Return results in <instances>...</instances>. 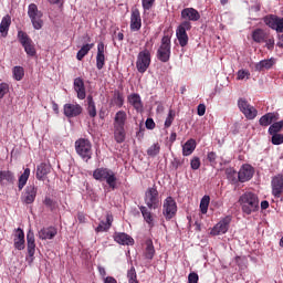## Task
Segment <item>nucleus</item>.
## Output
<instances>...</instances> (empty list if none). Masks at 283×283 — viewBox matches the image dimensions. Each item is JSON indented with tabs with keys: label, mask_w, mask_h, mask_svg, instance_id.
<instances>
[{
	"label": "nucleus",
	"mask_w": 283,
	"mask_h": 283,
	"mask_svg": "<svg viewBox=\"0 0 283 283\" xmlns=\"http://www.w3.org/2000/svg\"><path fill=\"white\" fill-rule=\"evenodd\" d=\"M239 205L241 207V211L245 213V216H251V213H255V211L260 210V199L258 195L247 191L239 198Z\"/></svg>",
	"instance_id": "f257e3e1"
},
{
	"label": "nucleus",
	"mask_w": 283,
	"mask_h": 283,
	"mask_svg": "<svg viewBox=\"0 0 283 283\" xmlns=\"http://www.w3.org/2000/svg\"><path fill=\"white\" fill-rule=\"evenodd\" d=\"M154 42L150 40L146 42L144 50L140 51L137 55L136 67L139 74H145L147 70H149V65H151V48Z\"/></svg>",
	"instance_id": "f03ea898"
},
{
	"label": "nucleus",
	"mask_w": 283,
	"mask_h": 283,
	"mask_svg": "<svg viewBox=\"0 0 283 283\" xmlns=\"http://www.w3.org/2000/svg\"><path fill=\"white\" fill-rule=\"evenodd\" d=\"M93 178L99 182H106L113 191L116 189V180H118V178H116V172L109 168H96L93 171Z\"/></svg>",
	"instance_id": "7ed1b4c3"
},
{
	"label": "nucleus",
	"mask_w": 283,
	"mask_h": 283,
	"mask_svg": "<svg viewBox=\"0 0 283 283\" xmlns=\"http://www.w3.org/2000/svg\"><path fill=\"white\" fill-rule=\"evenodd\" d=\"M75 151L84 163H90L94 151L92 150V142L87 138H78L75 140Z\"/></svg>",
	"instance_id": "20e7f679"
},
{
	"label": "nucleus",
	"mask_w": 283,
	"mask_h": 283,
	"mask_svg": "<svg viewBox=\"0 0 283 283\" xmlns=\"http://www.w3.org/2000/svg\"><path fill=\"white\" fill-rule=\"evenodd\" d=\"M157 59L161 63H169V59H171V38L169 35L163 36L160 46L157 50Z\"/></svg>",
	"instance_id": "39448f33"
},
{
	"label": "nucleus",
	"mask_w": 283,
	"mask_h": 283,
	"mask_svg": "<svg viewBox=\"0 0 283 283\" xmlns=\"http://www.w3.org/2000/svg\"><path fill=\"white\" fill-rule=\"evenodd\" d=\"M144 202L148 209H158L160 207V193L156 185L146 189Z\"/></svg>",
	"instance_id": "423d86ee"
},
{
	"label": "nucleus",
	"mask_w": 283,
	"mask_h": 283,
	"mask_svg": "<svg viewBox=\"0 0 283 283\" xmlns=\"http://www.w3.org/2000/svg\"><path fill=\"white\" fill-rule=\"evenodd\" d=\"M28 17L30 18L34 30H41V28H43V12L39 10V7H36L35 3L29 4Z\"/></svg>",
	"instance_id": "0eeeda50"
},
{
	"label": "nucleus",
	"mask_w": 283,
	"mask_h": 283,
	"mask_svg": "<svg viewBox=\"0 0 283 283\" xmlns=\"http://www.w3.org/2000/svg\"><path fill=\"white\" fill-rule=\"evenodd\" d=\"M189 30H191V22L189 21H184L178 25L176 36L180 48H187V45H189V35L187 34Z\"/></svg>",
	"instance_id": "6e6552de"
},
{
	"label": "nucleus",
	"mask_w": 283,
	"mask_h": 283,
	"mask_svg": "<svg viewBox=\"0 0 283 283\" xmlns=\"http://www.w3.org/2000/svg\"><path fill=\"white\" fill-rule=\"evenodd\" d=\"M176 213H178V205L176 203V200L172 199V197H167L163 205V216L165 220H172V218H176Z\"/></svg>",
	"instance_id": "1a4fd4ad"
},
{
	"label": "nucleus",
	"mask_w": 283,
	"mask_h": 283,
	"mask_svg": "<svg viewBox=\"0 0 283 283\" xmlns=\"http://www.w3.org/2000/svg\"><path fill=\"white\" fill-rule=\"evenodd\" d=\"M18 39L21 45L24 48L28 56H36V49L34 48V42L30 39V35L23 31L18 32Z\"/></svg>",
	"instance_id": "9d476101"
},
{
	"label": "nucleus",
	"mask_w": 283,
	"mask_h": 283,
	"mask_svg": "<svg viewBox=\"0 0 283 283\" xmlns=\"http://www.w3.org/2000/svg\"><path fill=\"white\" fill-rule=\"evenodd\" d=\"M263 22L268 28H271V30H275L277 33L283 32V17L280 18L275 14H269L263 18Z\"/></svg>",
	"instance_id": "9b49d317"
},
{
	"label": "nucleus",
	"mask_w": 283,
	"mask_h": 283,
	"mask_svg": "<svg viewBox=\"0 0 283 283\" xmlns=\"http://www.w3.org/2000/svg\"><path fill=\"white\" fill-rule=\"evenodd\" d=\"M63 114L66 118H76L83 114V106L76 102L66 103L63 106Z\"/></svg>",
	"instance_id": "f8f14e48"
},
{
	"label": "nucleus",
	"mask_w": 283,
	"mask_h": 283,
	"mask_svg": "<svg viewBox=\"0 0 283 283\" xmlns=\"http://www.w3.org/2000/svg\"><path fill=\"white\" fill-rule=\"evenodd\" d=\"M238 107L240 109V112H242V114H244L245 118H248V120H253V118H255V116H258V109H255V107L251 106V104H249V102H247V99L244 98H240L238 101Z\"/></svg>",
	"instance_id": "ddd939ff"
},
{
	"label": "nucleus",
	"mask_w": 283,
	"mask_h": 283,
	"mask_svg": "<svg viewBox=\"0 0 283 283\" xmlns=\"http://www.w3.org/2000/svg\"><path fill=\"white\" fill-rule=\"evenodd\" d=\"M272 196L274 198H282L283 196V175H276L272 178L271 181Z\"/></svg>",
	"instance_id": "4468645a"
},
{
	"label": "nucleus",
	"mask_w": 283,
	"mask_h": 283,
	"mask_svg": "<svg viewBox=\"0 0 283 283\" xmlns=\"http://www.w3.org/2000/svg\"><path fill=\"white\" fill-rule=\"evenodd\" d=\"M143 28V19L140 18V10L132 9L130 13V32H138Z\"/></svg>",
	"instance_id": "2eb2a0df"
},
{
	"label": "nucleus",
	"mask_w": 283,
	"mask_h": 283,
	"mask_svg": "<svg viewBox=\"0 0 283 283\" xmlns=\"http://www.w3.org/2000/svg\"><path fill=\"white\" fill-rule=\"evenodd\" d=\"M253 174H255V170L251 167V165H243L238 172L239 182H249V180L253 178Z\"/></svg>",
	"instance_id": "dca6fc26"
},
{
	"label": "nucleus",
	"mask_w": 283,
	"mask_h": 283,
	"mask_svg": "<svg viewBox=\"0 0 283 283\" xmlns=\"http://www.w3.org/2000/svg\"><path fill=\"white\" fill-rule=\"evenodd\" d=\"M231 219L226 218L219 221L210 231V235H222L229 231Z\"/></svg>",
	"instance_id": "f3484780"
},
{
	"label": "nucleus",
	"mask_w": 283,
	"mask_h": 283,
	"mask_svg": "<svg viewBox=\"0 0 283 283\" xmlns=\"http://www.w3.org/2000/svg\"><path fill=\"white\" fill-rule=\"evenodd\" d=\"M74 91L77 94L78 101H85L87 93L85 91V81L82 77H76L73 82Z\"/></svg>",
	"instance_id": "a211bd4d"
},
{
	"label": "nucleus",
	"mask_w": 283,
	"mask_h": 283,
	"mask_svg": "<svg viewBox=\"0 0 283 283\" xmlns=\"http://www.w3.org/2000/svg\"><path fill=\"white\" fill-rule=\"evenodd\" d=\"M36 191L38 189L34 187V185L28 186L23 196L21 197L23 205H32V202L36 200Z\"/></svg>",
	"instance_id": "6ab92c4d"
},
{
	"label": "nucleus",
	"mask_w": 283,
	"mask_h": 283,
	"mask_svg": "<svg viewBox=\"0 0 283 283\" xmlns=\"http://www.w3.org/2000/svg\"><path fill=\"white\" fill-rule=\"evenodd\" d=\"M13 247L18 251H23V249H25V232H23V229L21 228L15 230Z\"/></svg>",
	"instance_id": "aec40b11"
},
{
	"label": "nucleus",
	"mask_w": 283,
	"mask_h": 283,
	"mask_svg": "<svg viewBox=\"0 0 283 283\" xmlns=\"http://www.w3.org/2000/svg\"><path fill=\"white\" fill-rule=\"evenodd\" d=\"M181 19H184V21H188L189 23H191V21H200V12L193 8H185L181 11Z\"/></svg>",
	"instance_id": "412c9836"
},
{
	"label": "nucleus",
	"mask_w": 283,
	"mask_h": 283,
	"mask_svg": "<svg viewBox=\"0 0 283 283\" xmlns=\"http://www.w3.org/2000/svg\"><path fill=\"white\" fill-rule=\"evenodd\" d=\"M114 240L117 244H122L123 247H133L134 244V238L125 232H116Z\"/></svg>",
	"instance_id": "4be33fe9"
},
{
	"label": "nucleus",
	"mask_w": 283,
	"mask_h": 283,
	"mask_svg": "<svg viewBox=\"0 0 283 283\" xmlns=\"http://www.w3.org/2000/svg\"><path fill=\"white\" fill-rule=\"evenodd\" d=\"M27 249L29 258H34V253H36V243L32 230H29L27 233Z\"/></svg>",
	"instance_id": "5701e85b"
},
{
	"label": "nucleus",
	"mask_w": 283,
	"mask_h": 283,
	"mask_svg": "<svg viewBox=\"0 0 283 283\" xmlns=\"http://www.w3.org/2000/svg\"><path fill=\"white\" fill-rule=\"evenodd\" d=\"M96 67L97 70L105 67V44L103 42L97 44Z\"/></svg>",
	"instance_id": "b1692460"
},
{
	"label": "nucleus",
	"mask_w": 283,
	"mask_h": 283,
	"mask_svg": "<svg viewBox=\"0 0 283 283\" xmlns=\"http://www.w3.org/2000/svg\"><path fill=\"white\" fill-rule=\"evenodd\" d=\"M127 101L136 112H143V99L138 93H132L127 96Z\"/></svg>",
	"instance_id": "393cba45"
},
{
	"label": "nucleus",
	"mask_w": 283,
	"mask_h": 283,
	"mask_svg": "<svg viewBox=\"0 0 283 283\" xmlns=\"http://www.w3.org/2000/svg\"><path fill=\"white\" fill-rule=\"evenodd\" d=\"M56 233H57V231L55 230L54 227L42 228L38 232V238L40 240H54V238L56 237Z\"/></svg>",
	"instance_id": "a878e982"
},
{
	"label": "nucleus",
	"mask_w": 283,
	"mask_h": 283,
	"mask_svg": "<svg viewBox=\"0 0 283 283\" xmlns=\"http://www.w3.org/2000/svg\"><path fill=\"white\" fill-rule=\"evenodd\" d=\"M123 105H125V97L123 96V93H120V91L115 90L113 92V97L111 98L109 106L120 108L123 107Z\"/></svg>",
	"instance_id": "bb28decb"
},
{
	"label": "nucleus",
	"mask_w": 283,
	"mask_h": 283,
	"mask_svg": "<svg viewBox=\"0 0 283 283\" xmlns=\"http://www.w3.org/2000/svg\"><path fill=\"white\" fill-rule=\"evenodd\" d=\"M125 123H127V113L125 111H118L115 114L113 127L125 128Z\"/></svg>",
	"instance_id": "cd10ccee"
},
{
	"label": "nucleus",
	"mask_w": 283,
	"mask_h": 283,
	"mask_svg": "<svg viewBox=\"0 0 283 283\" xmlns=\"http://www.w3.org/2000/svg\"><path fill=\"white\" fill-rule=\"evenodd\" d=\"M52 171V167L50 165L42 163L36 167L35 178L38 180H45V176Z\"/></svg>",
	"instance_id": "c85d7f7f"
},
{
	"label": "nucleus",
	"mask_w": 283,
	"mask_h": 283,
	"mask_svg": "<svg viewBox=\"0 0 283 283\" xmlns=\"http://www.w3.org/2000/svg\"><path fill=\"white\" fill-rule=\"evenodd\" d=\"M139 211L145 220V222L148 223V227L150 229H154V214L151 213V210L149 207L139 206Z\"/></svg>",
	"instance_id": "c756f323"
},
{
	"label": "nucleus",
	"mask_w": 283,
	"mask_h": 283,
	"mask_svg": "<svg viewBox=\"0 0 283 283\" xmlns=\"http://www.w3.org/2000/svg\"><path fill=\"white\" fill-rule=\"evenodd\" d=\"M10 25H12V17H10V14H7L2 18L0 23L1 36L3 38L8 36V32L10 31Z\"/></svg>",
	"instance_id": "7c9ffc66"
},
{
	"label": "nucleus",
	"mask_w": 283,
	"mask_h": 283,
	"mask_svg": "<svg viewBox=\"0 0 283 283\" xmlns=\"http://www.w3.org/2000/svg\"><path fill=\"white\" fill-rule=\"evenodd\" d=\"M112 222H114V217L112 214H106V221H101L95 231L97 233L109 231V229L112 228Z\"/></svg>",
	"instance_id": "2f4dec72"
},
{
	"label": "nucleus",
	"mask_w": 283,
	"mask_h": 283,
	"mask_svg": "<svg viewBox=\"0 0 283 283\" xmlns=\"http://www.w3.org/2000/svg\"><path fill=\"white\" fill-rule=\"evenodd\" d=\"M196 139L190 138L188 139L185 145L182 146V156H191L193 151H196Z\"/></svg>",
	"instance_id": "473e14b6"
},
{
	"label": "nucleus",
	"mask_w": 283,
	"mask_h": 283,
	"mask_svg": "<svg viewBox=\"0 0 283 283\" xmlns=\"http://www.w3.org/2000/svg\"><path fill=\"white\" fill-rule=\"evenodd\" d=\"M266 39H269V34L264 32V29H255L252 32V41H254V43H263Z\"/></svg>",
	"instance_id": "72a5a7b5"
},
{
	"label": "nucleus",
	"mask_w": 283,
	"mask_h": 283,
	"mask_svg": "<svg viewBox=\"0 0 283 283\" xmlns=\"http://www.w3.org/2000/svg\"><path fill=\"white\" fill-rule=\"evenodd\" d=\"M275 65V60L273 57L269 60H262L255 64L256 72H263V70H271Z\"/></svg>",
	"instance_id": "f704fd0d"
},
{
	"label": "nucleus",
	"mask_w": 283,
	"mask_h": 283,
	"mask_svg": "<svg viewBox=\"0 0 283 283\" xmlns=\"http://www.w3.org/2000/svg\"><path fill=\"white\" fill-rule=\"evenodd\" d=\"M7 182L8 185H14V172L10 170H1L0 171V185Z\"/></svg>",
	"instance_id": "c9c22d12"
},
{
	"label": "nucleus",
	"mask_w": 283,
	"mask_h": 283,
	"mask_svg": "<svg viewBox=\"0 0 283 283\" xmlns=\"http://www.w3.org/2000/svg\"><path fill=\"white\" fill-rule=\"evenodd\" d=\"M273 120H277V115L275 113H268L259 119V123L262 127H269Z\"/></svg>",
	"instance_id": "e433bc0d"
},
{
	"label": "nucleus",
	"mask_w": 283,
	"mask_h": 283,
	"mask_svg": "<svg viewBox=\"0 0 283 283\" xmlns=\"http://www.w3.org/2000/svg\"><path fill=\"white\" fill-rule=\"evenodd\" d=\"M126 136H127V133L125 132V128L114 127V139H115V143H117L118 145L123 144V142L125 140Z\"/></svg>",
	"instance_id": "4c0bfd02"
},
{
	"label": "nucleus",
	"mask_w": 283,
	"mask_h": 283,
	"mask_svg": "<svg viewBox=\"0 0 283 283\" xmlns=\"http://www.w3.org/2000/svg\"><path fill=\"white\" fill-rule=\"evenodd\" d=\"M144 255L146 260H154V255H156V249L154 248V242L151 240L146 241Z\"/></svg>",
	"instance_id": "58836bf2"
},
{
	"label": "nucleus",
	"mask_w": 283,
	"mask_h": 283,
	"mask_svg": "<svg viewBox=\"0 0 283 283\" xmlns=\"http://www.w3.org/2000/svg\"><path fill=\"white\" fill-rule=\"evenodd\" d=\"M87 114L91 118H96V103H94V97L88 95L87 98Z\"/></svg>",
	"instance_id": "ea45409f"
},
{
	"label": "nucleus",
	"mask_w": 283,
	"mask_h": 283,
	"mask_svg": "<svg viewBox=\"0 0 283 283\" xmlns=\"http://www.w3.org/2000/svg\"><path fill=\"white\" fill-rule=\"evenodd\" d=\"M92 48H94V43L84 44L76 54L77 61H83V59H85V56H87V54H90V50H92Z\"/></svg>",
	"instance_id": "a19ab883"
},
{
	"label": "nucleus",
	"mask_w": 283,
	"mask_h": 283,
	"mask_svg": "<svg viewBox=\"0 0 283 283\" xmlns=\"http://www.w3.org/2000/svg\"><path fill=\"white\" fill-rule=\"evenodd\" d=\"M30 178V168H25L24 172L19 177L18 189L21 191L25 185H28V179Z\"/></svg>",
	"instance_id": "79ce46f5"
},
{
	"label": "nucleus",
	"mask_w": 283,
	"mask_h": 283,
	"mask_svg": "<svg viewBox=\"0 0 283 283\" xmlns=\"http://www.w3.org/2000/svg\"><path fill=\"white\" fill-rule=\"evenodd\" d=\"M226 176H227V179L233 185H235L237 182H240V180L238 179V171H235L234 168H231V167L227 168Z\"/></svg>",
	"instance_id": "37998d69"
},
{
	"label": "nucleus",
	"mask_w": 283,
	"mask_h": 283,
	"mask_svg": "<svg viewBox=\"0 0 283 283\" xmlns=\"http://www.w3.org/2000/svg\"><path fill=\"white\" fill-rule=\"evenodd\" d=\"M209 202H211V197L209 196H203L201 201H200V212L205 216L207 214V211H209Z\"/></svg>",
	"instance_id": "c03bdc74"
},
{
	"label": "nucleus",
	"mask_w": 283,
	"mask_h": 283,
	"mask_svg": "<svg viewBox=\"0 0 283 283\" xmlns=\"http://www.w3.org/2000/svg\"><path fill=\"white\" fill-rule=\"evenodd\" d=\"M158 154H160V144L159 143L153 144L147 149V156H149L150 158H156V156H158Z\"/></svg>",
	"instance_id": "a18cd8bd"
},
{
	"label": "nucleus",
	"mask_w": 283,
	"mask_h": 283,
	"mask_svg": "<svg viewBox=\"0 0 283 283\" xmlns=\"http://www.w3.org/2000/svg\"><path fill=\"white\" fill-rule=\"evenodd\" d=\"M23 76H25V71L23 70V66H14L13 78L15 81H23Z\"/></svg>",
	"instance_id": "49530a36"
},
{
	"label": "nucleus",
	"mask_w": 283,
	"mask_h": 283,
	"mask_svg": "<svg viewBox=\"0 0 283 283\" xmlns=\"http://www.w3.org/2000/svg\"><path fill=\"white\" fill-rule=\"evenodd\" d=\"M176 119V112L174 109H169L168 112V116L166 117L164 127L166 129H169V127H171V125L174 124V120Z\"/></svg>",
	"instance_id": "de8ad7c7"
},
{
	"label": "nucleus",
	"mask_w": 283,
	"mask_h": 283,
	"mask_svg": "<svg viewBox=\"0 0 283 283\" xmlns=\"http://www.w3.org/2000/svg\"><path fill=\"white\" fill-rule=\"evenodd\" d=\"M283 128V120L275 122L269 127V134H277L282 132Z\"/></svg>",
	"instance_id": "09e8293b"
},
{
	"label": "nucleus",
	"mask_w": 283,
	"mask_h": 283,
	"mask_svg": "<svg viewBox=\"0 0 283 283\" xmlns=\"http://www.w3.org/2000/svg\"><path fill=\"white\" fill-rule=\"evenodd\" d=\"M127 279H128V283H136V282H138V277H137V274H136V268L132 266L128 270Z\"/></svg>",
	"instance_id": "8fccbe9b"
},
{
	"label": "nucleus",
	"mask_w": 283,
	"mask_h": 283,
	"mask_svg": "<svg viewBox=\"0 0 283 283\" xmlns=\"http://www.w3.org/2000/svg\"><path fill=\"white\" fill-rule=\"evenodd\" d=\"M272 136V145H282L283 144V135L280 133L270 134Z\"/></svg>",
	"instance_id": "3c124183"
},
{
	"label": "nucleus",
	"mask_w": 283,
	"mask_h": 283,
	"mask_svg": "<svg viewBox=\"0 0 283 283\" xmlns=\"http://www.w3.org/2000/svg\"><path fill=\"white\" fill-rule=\"evenodd\" d=\"M10 92V85L8 83H0V98H3Z\"/></svg>",
	"instance_id": "603ef678"
},
{
	"label": "nucleus",
	"mask_w": 283,
	"mask_h": 283,
	"mask_svg": "<svg viewBox=\"0 0 283 283\" xmlns=\"http://www.w3.org/2000/svg\"><path fill=\"white\" fill-rule=\"evenodd\" d=\"M155 3H156V0H142L144 12H147V10H151Z\"/></svg>",
	"instance_id": "864d4df0"
},
{
	"label": "nucleus",
	"mask_w": 283,
	"mask_h": 283,
	"mask_svg": "<svg viewBox=\"0 0 283 283\" xmlns=\"http://www.w3.org/2000/svg\"><path fill=\"white\" fill-rule=\"evenodd\" d=\"M200 157H192L190 160V167L193 171H197V169H200Z\"/></svg>",
	"instance_id": "5fc2aeb1"
},
{
	"label": "nucleus",
	"mask_w": 283,
	"mask_h": 283,
	"mask_svg": "<svg viewBox=\"0 0 283 283\" xmlns=\"http://www.w3.org/2000/svg\"><path fill=\"white\" fill-rule=\"evenodd\" d=\"M251 76V73L245 70H239L238 71V81H244V78H249Z\"/></svg>",
	"instance_id": "6e6d98bb"
},
{
	"label": "nucleus",
	"mask_w": 283,
	"mask_h": 283,
	"mask_svg": "<svg viewBox=\"0 0 283 283\" xmlns=\"http://www.w3.org/2000/svg\"><path fill=\"white\" fill-rule=\"evenodd\" d=\"M263 43H265V48H268L269 50H273V48H275V39L273 36L266 38Z\"/></svg>",
	"instance_id": "4d7b16f0"
},
{
	"label": "nucleus",
	"mask_w": 283,
	"mask_h": 283,
	"mask_svg": "<svg viewBox=\"0 0 283 283\" xmlns=\"http://www.w3.org/2000/svg\"><path fill=\"white\" fill-rule=\"evenodd\" d=\"M198 280H200V277L196 272H192L188 275V283H198Z\"/></svg>",
	"instance_id": "13d9d810"
},
{
	"label": "nucleus",
	"mask_w": 283,
	"mask_h": 283,
	"mask_svg": "<svg viewBox=\"0 0 283 283\" xmlns=\"http://www.w3.org/2000/svg\"><path fill=\"white\" fill-rule=\"evenodd\" d=\"M206 113H207V106L205 104H199L197 107L198 116H205Z\"/></svg>",
	"instance_id": "bf43d9fd"
},
{
	"label": "nucleus",
	"mask_w": 283,
	"mask_h": 283,
	"mask_svg": "<svg viewBox=\"0 0 283 283\" xmlns=\"http://www.w3.org/2000/svg\"><path fill=\"white\" fill-rule=\"evenodd\" d=\"M156 127V122H154L153 118H147L146 119V129H155Z\"/></svg>",
	"instance_id": "052dcab7"
},
{
	"label": "nucleus",
	"mask_w": 283,
	"mask_h": 283,
	"mask_svg": "<svg viewBox=\"0 0 283 283\" xmlns=\"http://www.w3.org/2000/svg\"><path fill=\"white\" fill-rule=\"evenodd\" d=\"M207 158L209 163H216L218 155L214 151H210L208 153Z\"/></svg>",
	"instance_id": "680f3d73"
},
{
	"label": "nucleus",
	"mask_w": 283,
	"mask_h": 283,
	"mask_svg": "<svg viewBox=\"0 0 283 283\" xmlns=\"http://www.w3.org/2000/svg\"><path fill=\"white\" fill-rule=\"evenodd\" d=\"M77 220L78 222H81L82 224H85L87 222V218L85 217V213L83 212H78L77 213Z\"/></svg>",
	"instance_id": "e2e57ef3"
},
{
	"label": "nucleus",
	"mask_w": 283,
	"mask_h": 283,
	"mask_svg": "<svg viewBox=\"0 0 283 283\" xmlns=\"http://www.w3.org/2000/svg\"><path fill=\"white\" fill-rule=\"evenodd\" d=\"M172 167L175 170L178 169V167H181L182 166V161L179 159V158H175L171 163Z\"/></svg>",
	"instance_id": "0e129e2a"
},
{
	"label": "nucleus",
	"mask_w": 283,
	"mask_h": 283,
	"mask_svg": "<svg viewBox=\"0 0 283 283\" xmlns=\"http://www.w3.org/2000/svg\"><path fill=\"white\" fill-rule=\"evenodd\" d=\"M44 205L45 207H52L54 205V201L51 198L45 197Z\"/></svg>",
	"instance_id": "69168bd1"
},
{
	"label": "nucleus",
	"mask_w": 283,
	"mask_h": 283,
	"mask_svg": "<svg viewBox=\"0 0 283 283\" xmlns=\"http://www.w3.org/2000/svg\"><path fill=\"white\" fill-rule=\"evenodd\" d=\"M104 283H118L114 276H106Z\"/></svg>",
	"instance_id": "338daca9"
},
{
	"label": "nucleus",
	"mask_w": 283,
	"mask_h": 283,
	"mask_svg": "<svg viewBox=\"0 0 283 283\" xmlns=\"http://www.w3.org/2000/svg\"><path fill=\"white\" fill-rule=\"evenodd\" d=\"M261 209L262 210L269 209V201H266V200L261 201Z\"/></svg>",
	"instance_id": "774afa93"
}]
</instances>
